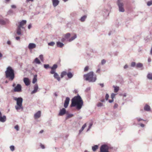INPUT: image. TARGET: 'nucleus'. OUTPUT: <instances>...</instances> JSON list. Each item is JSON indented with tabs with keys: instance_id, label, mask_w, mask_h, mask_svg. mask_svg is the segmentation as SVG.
<instances>
[{
	"instance_id": "f257e3e1",
	"label": "nucleus",
	"mask_w": 152,
	"mask_h": 152,
	"mask_svg": "<svg viewBox=\"0 0 152 152\" xmlns=\"http://www.w3.org/2000/svg\"><path fill=\"white\" fill-rule=\"evenodd\" d=\"M83 104V102L80 96L78 95L72 99L70 106L71 107H76L77 110H79L82 108Z\"/></svg>"
},
{
	"instance_id": "f03ea898",
	"label": "nucleus",
	"mask_w": 152,
	"mask_h": 152,
	"mask_svg": "<svg viewBox=\"0 0 152 152\" xmlns=\"http://www.w3.org/2000/svg\"><path fill=\"white\" fill-rule=\"evenodd\" d=\"M5 77L10 80L12 81L15 77L14 70L12 68L9 66L7 67L5 71Z\"/></svg>"
},
{
	"instance_id": "7ed1b4c3",
	"label": "nucleus",
	"mask_w": 152,
	"mask_h": 152,
	"mask_svg": "<svg viewBox=\"0 0 152 152\" xmlns=\"http://www.w3.org/2000/svg\"><path fill=\"white\" fill-rule=\"evenodd\" d=\"M26 21L25 20H22L18 22V24H16L17 28H16V33L18 35H22L23 30L25 29L24 26L26 24Z\"/></svg>"
},
{
	"instance_id": "20e7f679",
	"label": "nucleus",
	"mask_w": 152,
	"mask_h": 152,
	"mask_svg": "<svg viewBox=\"0 0 152 152\" xmlns=\"http://www.w3.org/2000/svg\"><path fill=\"white\" fill-rule=\"evenodd\" d=\"M13 99L16 101V104L15 106V108L18 112L22 111L23 110V107L22 105L23 99L21 97H14Z\"/></svg>"
},
{
	"instance_id": "39448f33",
	"label": "nucleus",
	"mask_w": 152,
	"mask_h": 152,
	"mask_svg": "<svg viewBox=\"0 0 152 152\" xmlns=\"http://www.w3.org/2000/svg\"><path fill=\"white\" fill-rule=\"evenodd\" d=\"M84 77L86 80L88 81L89 82H95L96 79V76L94 75L93 72H90L88 74L84 75Z\"/></svg>"
},
{
	"instance_id": "423d86ee",
	"label": "nucleus",
	"mask_w": 152,
	"mask_h": 152,
	"mask_svg": "<svg viewBox=\"0 0 152 152\" xmlns=\"http://www.w3.org/2000/svg\"><path fill=\"white\" fill-rule=\"evenodd\" d=\"M117 4L118 7L119 12H124L125 10L124 7V3L122 0H118L117 1Z\"/></svg>"
},
{
	"instance_id": "0eeeda50",
	"label": "nucleus",
	"mask_w": 152,
	"mask_h": 152,
	"mask_svg": "<svg viewBox=\"0 0 152 152\" xmlns=\"http://www.w3.org/2000/svg\"><path fill=\"white\" fill-rule=\"evenodd\" d=\"M109 148L107 145H102L100 147V151L101 152H110L109 151Z\"/></svg>"
},
{
	"instance_id": "6e6552de",
	"label": "nucleus",
	"mask_w": 152,
	"mask_h": 152,
	"mask_svg": "<svg viewBox=\"0 0 152 152\" xmlns=\"http://www.w3.org/2000/svg\"><path fill=\"white\" fill-rule=\"evenodd\" d=\"M9 23V20L7 19H0V24L5 25Z\"/></svg>"
},
{
	"instance_id": "1a4fd4ad",
	"label": "nucleus",
	"mask_w": 152,
	"mask_h": 152,
	"mask_svg": "<svg viewBox=\"0 0 152 152\" xmlns=\"http://www.w3.org/2000/svg\"><path fill=\"white\" fill-rule=\"evenodd\" d=\"M21 91V86L20 84H18L15 87L14 89V91L15 92H20Z\"/></svg>"
},
{
	"instance_id": "9d476101",
	"label": "nucleus",
	"mask_w": 152,
	"mask_h": 152,
	"mask_svg": "<svg viewBox=\"0 0 152 152\" xmlns=\"http://www.w3.org/2000/svg\"><path fill=\"white\" fill-rule=\"evenodd\" d=\"M69 100L70 99L69 97H67L66 98L64 105V106L65 108H66L68 107Z\"/></svg>"
},
{
	"instance_id": "9b49d317",
	"label": "nucleus",
	"mask_w": 152,
	"mask_h": 152,
	"mask_svg": "<svg viewBox=\"0 0 152 152\" xmlns=\"http://www.w3.org/2000/svg\"><path fill=\"white\" fill-rule=\"evenodd\" d=\"M66 110L65 108H62L60 110V112L58 114V115L62 116L66 114Z\"/></svg>"
},
{
	"instance_id": "f8f14e48",
	"label": "nucleus",
	"mask_w": 152,
	"mask_h": 152,
	"mask_svg": "<svg viewBox=\"0 0 152 152\" xmlns=\"http://www.w3.org/2000/svg\"><path fill=\"white\" fill-rule=\"evenodd\" d=\"M36 45L34 43H30L28 46V48L30 50L36 48Z\"/></svg>"
},
{
	"instance_id": "ddd939ff",
	"label": "nucleus",
	"mask_w": 152,
	"mask_h": 152,
	"mask_svg": "<svg viewBox=\"0 0 152 152\" xmlns=\"http://www.w3.org/2000/svg\"><path fill=\"white\" fill-rule=\"evenodd\" d=\"M38 85L37 84H36L34 87V90L31 92V94H33L36 93L37 92L38 89Z\"/></svg>"
},
{
	"instance_id": "4468645a",
	"label": "nucleus",
	"mask_w": 152,
	"mask_h": 152,
	"mask_svg": "<svg viewBox=\"0 0 152 152\" xmlns=\"http://www.w3.org/2000/svg\"><path fill=\"white\" fill-rule=\"evenodd\" d=\"M23 81L26 86H28L30 85V81L29 79L28 78H24L23 79Z\"/></svg>"
},
{
	"instance_id": "2eb2a0df",
	"label": "nucleus",
	"mask_w": 152,
	"mask_h": 152,
	"mask_svg": "<svg viewBox=\"0 0 152 152\" xmlns=\"http://www.w3.org/2000/svg\"><path fill=\"white\" fill-rule=\"evenodd\" d=\"M53 5L54 7H56L59 4V1L58 0H52Z\"/></svg>"
},
{
	"instance_id": "dca6fc26",
	"label": "nucleus",
	"mask_w": 152,
	"mask_h": 152,
	"mask_svg": "<svg viewBox=\"0 0 152 152\" xmlns=\"http://www.w3.org/2000/svg\"><path fill=\"white\" fill-rule=\"evenodd\" d=\"M41 113L40 111H39L34 115V118L35 119L39 118L41 116Z\"/></svg>"
},
{
	"instance_id": "f3484780",
	"label": "nucleus",
	"mask_w": 152,
	"mask_h": 152,
	"mask_svg": "<svg viewBox=\"0 0 152 152\" xmlns=\"http://www.w3.org/2000/svg\"><path fill=\"white\" fill-rule=\"evenodd\" d=\"M77 37V35L76 34H74L73 36L71 38L67 40V41L69 42H71L74 40Z\"/></svg>"
},
{
	"instance_id": "a211bd4d",
	"label": "nucleus",
	"mask_w": 152,
	"mask_h": 152,
	"mask_svg": "<svg viewBox=\"0 0 152 152\" xmlns=\"http://www.w3.org/2000/svg\"><path fill=\"white\" fill-rule=\"evenodd\" d=\"M6 120V117L5 115L3 116H0V121L2 122H4Z\"/></svg>"
},
{
	"instance_id": "6ab92c4d",
	"label": "nucleus",
	"mask_w": 152,
	"mask_h": 152,
	"mask_svg": "<svg viewBox=\"0 0 152 152\" xmlns=\"http://www.w3.org/2000/svg\"><path fill=\"white\" fill-rule=\"evenodd\" d=\"M144 110L147 111H150L151 110L150 107L148 105L146 104L144 107Z\"/></svg>"
},
{
	"instance_id": "aec40b11",
	"label": "nucleus",
	"mask_w": 152,
	"mask_h": 152,
	"mask_svg": "<svg viewBox=\"0 0 152 152\" xmlns=\"http://www.w3.org/2000/svg\"><path fill=\"white\" fill-rule=\"evenodd\" d=\"M87 18V16L86 15H84L81 17L79 19V20L81 22H84L85 20Z\"/></svg>"
},
{
	"instance_id": "412c9836",
	"label": "nucleus",
	"mask_w": 152,
	"mask_h": 152,
	"mask_svg": "<svg viewBox=\"0 0 152 152\" xmlns=\"http://www.w3.org/2000/svg\"><path fill=\"white\" fill-rule=\"evenodd\" d=\"M53 77L55 78L58 81H59L60 80V78L58 75L57 73H55L53 75Z\"/></svg>"
},
{
	"instance_id": "4be33fe9",
	"label": "nucleus",
	"mask_w": 152,
	"mask_h": 152,
	"mask_svg": "<svg viewBox=\"0 0 152 152\" xmlns=\"http://www.w3.org/2000/svg\"><path fill=\"white\" fill-rule=\"evenodd\" d=\"M56 45L57 47L59 48H62L64 45V44L60 42H56Z\"/></svg>"
},
{
	"instance_id": "5701e85b",
	"label": "nucleus",
	"mask_w": 152,
	"mask_h": 152,
	"mask_svg": "<svg viewBox=\"0 0 152 152\" xmlns=\"http://www.w3.org/2000/svg\"><path fill=\"white\" fill-rule=\"evenodd\" d=\"M33 63H35L36 64H40L41 62L37 58H36L34 60Z\"/></svg>"
},
{
	"instance_id": "b1692460",
	"label": "nucleus",
	"mask_w": 152,
	"mask_h": 152,
	"mask_svg": "<svg viewBox=\"0 0 152 152\" xmlns=\"http://www.w3.org/2000/svg\"><path fill=\"white\" fill-rule=\"evenodd\" d=\"M71 36V34L70 33H68L64 35V37L66 39H68Z\"/></svg>"
},
{
	"instance_id": "393cba45",
	"label": "nucleus",
	"mask_w": 152,
	"mask_h": 152,
	"mask_svg": "<svg viewBox=\"0 0 152 152\" xmlns=\"http://www.w3.org/2000/svg\"><path fill=\"white\" fill-rule=\"evenodd\" d=\"M67 76L69 79L71 78L73 76V74L71 72L67 73Z\"/></svg>"
},
{
	"instance_id": "a878e982",
	"label": "nucleus",
	"mask_w": 152,
	"mask_h": 152,
	"mask_svg": "<svg viewBox=\"0 0 152 152\" xmlns=\"http://www.w3.org/2000/svg\"><path fill=\"white\" fill-rule=\"evenodd\" d=\"M113 87L114 88V91L115 93H117L118 92L119 90V87L118 86H113Z\"/></svg>"
},
{
	"instance_id": "bb28decb",
	"label": "nucleus",
	"mask_w": 152,
	"mask_h": 152,
	"mask_svg": "<svg viewBox=\"0 0 152 152\" xmlns=\"http://www.w3.org/2000/svg\"><path fill=\"white\" fill-rule=\"evenodd\" d=\"M147 78L150 80H152V73H149L147 75Z\"/></svg>"
},
{
	"instance_id": "cd10ccee",
	"label": "nucleus",
	"mask_w": 152,
	"mask_h": 152,
	"mask_svg": "<svg viewBox=\"0 0 152 152\" xmlns=\"http://www.w3.org/2000/svg\"><path fill=\"white\" fill-rule=\"evenodd\" d=\"M37 75H35L34 76V78L32 80V83H35L37 81Z\"/></svg>"
},
{
	"instance_id": "c85d7f7f",
	"label": "nucleus",
	"mask_w": 152,
	"mask_h": 152,
	"mask_svg": "<svg viewBox=\"0 0 152 152\" xmlns=\"http://www.w3.org/2000/svg\"><path fill=\"white\" fill-rule=\"evenodd\" d=\"M98 148V145H94L93 146H92V150L93 151H95Z\"/></svg>"
},
{
	"instance_id": "c756f323",
	"label": "nucleus",
	"mask_w": 152,
	"mask_h": 152,
	"mask_svg": "<svg viewBox=\"0 0 152 152\" xmlns=\"http://www.w3.org/2000/svg\"><path fill=\"white\" fill-rule=\"evenodd\" d=\"M86 126V124H84L82 126L81 129L79 130V133H80L82 131L84 130L85 127Z\"/></svg>"
},
{
	"instance_id": "7c9ffc66",
	"label": "nucleus",
	"mask_w": 152,
	"mask_h": 152,
	"mask_svg": "<svg viewBox=\"0 0 152 152\" xmlns=\"http://www.w3.org/2000/svg\"><path fill=\"white\" fill-rule=\"evenodd\" d=\"M67 73L66 71H63L61 73V78H63L64 76L67 75Z\"/></svg>"
},
{
	"instance_id": "2f4dec72",
	"label": "nucleus",
	"mask_w": 152,
	"mask_h": 152,
	"mask_svg": "<svg viewBox=\"0 0 152 152\" xmlns=\"http://www.w3.org/2000/svg\"><path fill=\"white\" fill-rule=\"evenodd\" d=\"M143 66V64H142L141 63H138L136 64V68H141Z\"/></svg>"
},
{
	"instance_id": "473e14b6",
	"label": "nucleus",
	"mask_w": 152,
	"mask_h": 152,
	"mask_svg": "<svg viewBox=\"0 0 152 152\" xmlns=\"http://www.w3.org/2000/svg\"><path fill=\"white\" fill-rule=\"evenodd\" d=\"M57 67L58 66L57 64H54L52 67H50V68L51 69H53L56 70V69L57 68Z\"/></svg>"
},
{
	"instance_id": "72a5a7b5",
	"label": "nucleus",
	"mask_w": 152,
	"mask_h": 152,
	"mask_svg": "<svg viewBox=\"0 0 152 152\" xmlns=\"http://www.w3.org/2000/svg\"><path fill=\"white\" fill-rule=\"evenodd\" d=\"M55 44V43L54 42H51L48 43V45L49 46H53Z\"/></svg>"
},
{
	"instance_id": "f704fd0d",
	"label": "nucleus",
	"mask_w": 152,
	"mask_h": 152,
	"mask_svg": "<svg viewBox=\"0 0 152 152\" xmlns=\"http://www.w3.org/2000/svg\"><path fill=\"white\" fill-rule=\"evenodd\" d=\"M136 64L135 62H132V63H131V66L132 67H136Z\"/></svg>"
},
{
	"instance_id": "c9c22d12",
	"label": "nucleus",
	"mask_w": 152,
	"mask_h": 152,
	"mask_svg": "<svg viewBox=\"0 0 152 152\" xmlns=\"http://www.w3.org/2000/svg\"><path fill=\"white\" fill-rule=\"evenodd\" d=\"M73 116V115L72 114H68L67 115L66 117V119H67L69 118L72 117Z\"/></svg>"
},
{
	"instance_id": "e433bc0d",
	"label": "nucleus",
	"mask_w": 152,
	"mask_h": 152,
	"mask_svg": "<svg viewBox=\"0 0 152 152\" xmlns=\"http://www.w3.org/2000/svg\"><path fill=\"white\" fill-rule=\"evenodd\" d=\"M51 71L50 72V73L51 74H54V75L55 73H56V70L53 69H51Z\"/></svg>"
},
{
	"instance_id": "4c0bfd02",
	"label": "nucleus",
	"mask_w": 152,
	"mask_h": 152,
	"mask_svg": "<svg viewBox=\"0 0 152 152\" xmlns=\"http://www.w3.org/2000/svg\"><path fill=\"white\" fill-rule=\"evenodd\" d=\"M10 150L13 151L15 150V147L14 145H11L10 147Z\"/></svg>"
},
{
	"instance_id": "58836bf2",
	"label": "nucleus",
	"mask_w": 152,
	"mask_h": 152,
	"mask_svg": "<svg viewBox=\"0 0 152 152\" xmlns=\"http://www.w3.org/2000/svg\"><path fill=\"white\" fill-rule=\"evenodd\" d=\"M39 58L42 61H44L43 55H40L39 56Z\"/></svg>"
},
{
	"instance_id": "ea45409f",
	"label": "nucleus",
	"mask_w": 152,
	"mask_h": 152,
	"mask_svg": "<svg viewBox=\"0 0 152 152\" xmlns=\"http://www.w3.org/2000/svg\"><path fill=\"white\" fill-rule=\"evenodd\" d=\"M136 119L137 120V121L138 122H140L141 121H145V120L143 119H142L141 118H136Z\"/></svg>"
},
{
	"instance_id": "a19ab883",
	"label": "nucleus",
	"mask_w": 152,
	"mask_h": 152,
	"mask_svg": "<svg viewBox=\"0 0 152 152\" xmlns=\"http://www.w3.org/2000/svg\"><path fill=\"white\" fill-rule=\"evenodd\" d=\"M44 67L46 69H47L49 68H50V67H49V64H44Z\"/></svg>"
},
{
	"instance_id": "79ce46f5",
	"label": "nucleus",
	"mask_w": 152,
	"mask_h": 152,
	"mask_svg": "<svg viewBox=\"0 0 152 152\" xmlns=\"http://www.w3.org/2000/svg\"><path fill=\"white\" fill-rule=\"evenodd\" d=\"M147 5L148 6H150L152 5V1H150L148 2Z\"/></svg>"
},
{
	"instance_id": "37998d69",
	"label": "nucleus",
	"mask_w": 152,
	"mask_h": 152,
	"mask_svg": "<svg viewBox=\"0 0 152 152\" xmlns=\"http://www.w3.org/2000/svg\"><path fill=\"white\" fill-rule=\"evenodd\" d=\"M92 125H93V124L92 123H90L89 124V125L88 126V128L87 129V131H88L90 130V129L91 128V127L92 126Z\"/></svg>"
},
{
	"instance_id": "c03bdc74",
	"label": "nucleus",
	"mask_w": 152,
	"mask_h": 152,
	"mask_svg": "<svg viewBox=\"0 0 152 152\" xmlns=\"http://www.w3.org/2000/svg\"><path fill=\"white\" fill-rule=\"evenodd\" d=\"M97 106L98 107H101L103 106V104L101 102H99L97 104Z\"/></svg>"
},
{
	"instance_id": "a18cd8bd",
	"label": "nucleus",
	"mask_w": 152,
	"mask_h": 152,
	"mask_svg": "<svg viewBox=\"0 0 152 152\" xmlns=\"http://www.w3.org/2000/svg\"><path fill=\"white\" fill-rule=\"evenodd\" d=\"M115 94H114V93H112L111 94V98L113 99V98H114V97H115Z\"/></svg>"
},
{
	"instance_id": "49530a36",
	"label": "nucleus",
	"mask_w": 152,
	"mask_h": 152,
	"mask_svg": "<svg viewBox=\"0 0 152 152\" xmlns=\"http://www.w3.org/2000/svg\"><path fill=\"white\" fill-rule=\"evenodd\" d=\"M106 63V61L104 59H103L101 61V64L102 65H104Z\"/></svg>"
},
{
	"instance_id": "de8ad7c7",
	"label": "nucleus",
	"mask_w": 152,
	"mask_h": 152,
	"mask_svg": "<svg viewBox=\"0 0 152 152\" xmlns=\"http://www.w3.org/2000/svg\"><path fill=\"white\" fill-rule=\"evenodd\" d=\"M15 129H16V130L18 131L19 130V128L18 126V125H16L15 126Z\"/></svg>"
},
{
	"instance_id": "09e8293b",
	"label": "nucleus",
	"mask_w": 152,
	"mask_h": 152,
	"mask_svg": "<svg viewBox=\"0 0 152 152\" xmlns=\"http://www.w3.org/2000/svg\"><path fill=\"white\" fill-rule=\"evenodd\" d=\"M118 104L115 103V104L114 106H113V108L114 109H116L118 108Z\"/></svg>"
},
{
	"instance_id": "8fccbe9b",
	"label": "nucleus",
	"mask_w": 152,
	"mask_h": 152,
	"mask_svg": "<svg viewBox=\"0 0 152 152\" xmlns=\"http://www.w3.org/2000/svg\"><path fill=\"white\" fill-rule=\"evenodd\" d=\"M88 66H86L85 67L84 69V71L85 72H86L88 71Z\"/></svg>"
},
{
	"instance_id": "3c124183",
	"label": "nucleus",
	"mask_w": 152,
	"mask_h": 152,
	"mask_svg": "<svg viewBox=\"0 0 152 152\" xmlns=\"http://www.w3.org/2000/svg\"><path fill=\"white\" fill-rule=\"evenodd\" d=\"M109 97V95L108 94H107L105 95V99L106 100H108Z\"/></svg>"
},
{
	"instance_id": "603ef678",
	"label": "nucleus",
	"mask_w": 152,
	"mask_h": 152,
	"mask_svg": "<svg viewBox=\"0 0 152 152\" xmlns=\"http://www.w3.org/2000/svg\"><path fill=\"white\" fill-rule=\"evenodd\" d=\"M91 90V87H87L85 90V91L86 92H88L89 91Z\"/></svg>"
},
{
	"instance_id": "864d4df0",
	"label": "nucleus",
	"mask_w": 152,
	"mask_h": 152,
	"mask_svg": "<svg viewBox=\"0 0 152 152\" xmlns=\"http://www.w3.org/2000/svg\"><path fill=\"white\" fill-rule=\"evenodd\" d=\"M40 146L41 148L42 149H44L45 148V147L44 145L42 144H40Z\"/></svg>"
},
{
	"instance_id": "5fc2aeb1",
	"label": "nucleus",
	"mask_w": 152,
	"mask_h": 152,
	"mask_svg": "<svg viewBox=\"0 0 152 152\" xmlns=\"http://www.w3.org/2000/svg\"><path fill=\"white\" fill-rule=\"evenodd\" d=\"M11 7L12 8L15 9L16 8V6L15 5H11Z\"/></svg>"
},
{
	"instance_id": "6e6d98bb",
	"label": "nucleus",
	"mask_w": 152,
	"mask_h": 152,
	"mask_svg": "<svg viewBox=\"0 0 152 152\" xmlns=\"http://www.w3.org/2000/svg\"><path fill=\"white\" fill-rule=\"evenodd\" d=\"M7 44L8 45H10L11 44V42L10 40H8L7 42Z\"/></svg>"
},
{
	"instance_id": "4d7b16f0",
	"label": "nucleus",
	"mask_w": 152,
	"mask_h": 152,
	"mask_svg": "<svg viewBox=\"0 0 152 152\" xmlns=\"http://www.w3.org/2000/svg\"><path fill=\"white\" fill-rule=\"evenodd\" d=\"M13 13V11L12 10H10L8 12V13L9 14H10V13Z\"/></svg>"
},
{
	"instance_id": "13d9d810",
	"label": "nucleus",
	"mask_w": 152,
	"mask_h": 152,
	"mask_svg": "<svg viewBox=\"0 0 152 152\" xmlns=\"http://www.w3.org/2000/svg\"><path fill=\"white\" fill-rule=\"evenodd\" d=\"M128 67V66L127 64H126L124 66V69H126Z\"/></svg>"
},
{
	"instance_id": "bf43d9fd",
	"label": "nucleus",
	"mask_w": 152,
	"mask_h": 152,
	"mask_svg": "<svg viewBox=\"0 0 152 152\" xmlns=\"http://www.w3.org/2000/svg\"><path fill=\"white\" fill-rule=\"evenodd\" d=\"M31 27V24H29L28 26V29H30Z\"/></svg>"
},
{
	"instance_id": "052dcab7",
	"label": "nucleus",
	"mask_w": 152,
	"mask_h": 152,
	"mask_svg": "<svg viewBox=\"0 0 152 152\" xmlns=\"http://www.w3.org/2000/svg\"><path fill=\"white\" fill-rule=\"evenodd\" d=\"M66 39L65 38V37L61 39V41L62 42H64Z\"/></svg>"
},
{
	"instance_id": "680f3d73",
	"label": "nucleus",
	"mask_w": 152,
	"mask_h": 152,
	"mask_svg": "<svg viewBox=\"0 0 152 152\" xmlns=\"http://www.w3.org/2000/svg\"><path fill=\"white\" fill-rule=\"evenodd\" d=\"M113 101H114L113 99H111V100H109V102L110 103H112L113 102Z\"/></svg>"
},
{
	"instance_id": "e2e57ef3",
	"label": "nucleus",
	"mask_w": 152,
	"mask_h": 152,
	"mask_svg": "<svg viewBox=\"0 0 152 152\" xmlns=\"http://www.w3.org/2000/svg\"><path fill=\"white\" fill-rule=\"evenodd\" d=\"M140 125L141 127H144L145 126L144 124H140Z\"/></svg>"
},
{
	"instance_id": "0e129e2a",
	"label": "nucleus",
	"mask_w": 152,
	"mask_h": 152,
	"mask_svg": "<svg viewBox=\"0 0 152 152\" xmlns=\"http://www.w3.org/2000/svg\"><path fill=\"white\" fill-rule=\"evenodd\" d=\"M99 85L102 87H103L104 86V85L103 83H100Z\"/></svg>"
},
{
	"instance_id": "69168bd1",
	"label": "nucleus",
	"mask_w": 152,
	"mask_h": 152,
	"mask_svg": "<svg viewBox=\"0 0 152 152\" xmlns=\"http://www.w3.org/2000/svg\"><path fill=\"white\" fill-rule=\"evenodd\" d=\"M20 37H15V39L17 40H18L20 39Z\"/></svg>"
},
{
	"instance_id": "338daca9",
	"label": "nucleus",
	"mask_w": 152,
	"mask_h": 152,
	"mask_svg": "<svg viewBox=\"0 0 152 152\" xmlns=\"http://www.w3.org/2000/svg\"><path fill=\"white\" fill-rule=\"evenodd\" d=\"M100 69H98L96 71V72L97 73H99L100 72Z\"/></svg>"
},
{
	"instance_id": "774afa93",
	"label": "nucleus",
	"mask_w": 152,
	"mask_h": 152,
	"mask_svg": "<svg viewBox=\"0 0 152 152\" xmlns=\"http://www.w3.org/2000/svg\"><path fill=\"white\" fill-rule=\"evenodd\" d=\"M10 0H4L5 2L6 3H7Z\"/></svg>"
}]
</instances>
